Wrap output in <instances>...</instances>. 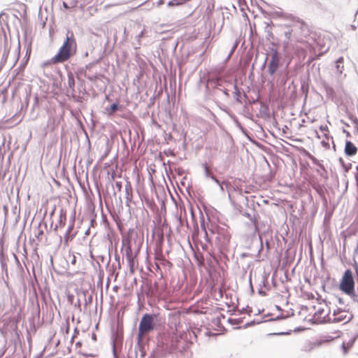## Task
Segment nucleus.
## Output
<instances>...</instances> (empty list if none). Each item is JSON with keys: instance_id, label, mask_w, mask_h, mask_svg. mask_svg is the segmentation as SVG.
Instances as JSON below:
<instances>
[{"instance_id": "1", "label": "nucleus", "mask_w": 358, "mask_h": 358, "mask_svg": "<svg viewBox=\"0 0 358 358\" xmlns=\"http://www.w3.org/2000/svg\"><path fill=\"white\" fill-rule=\"evenodd\" d=\"M77 51V43L74 34L71 31H67L66 38L63 45L59 49L58 52L52 59V64L63 63L69 60Z\"/></svg>"}, {"instance_id": "2", "label": "nucleus", "mask_w": 358, "mask_h": 358, "mask_svg": "<svg viewBox=\"0 0 358 358\" xmlns=\"http://www.w3.org/2000/svg\"><path fill=\"white\" fill-rule=\"evenodd\" d=\"M306 25L301 20L294 21L292 25H284L281 28V36H284L283 45L287 48L289 43L292 41H301L302 32L306 29Z\"/></svg>"}, {"instance_id": "3", "label": "nucleus", "mask_w": 358, "mask_h": 358, "mask_svg": "<svg viewBox=\"0 0 358 358\" xmlns=\"http://www.w3.org/2000/svg\"><path fill=\"white\" fill-rule=\"evenodd\" d=\"M210 231L213 234L215 233L217 234L215 245L217 249L221 252L227 251L231 240V233L229 230V227L227 225L217 226L210 229Z\"/></svg>"}, {"instance_id": "4", "label": "nucleus", "mask_w": 358, "mask_h": 358, "mask_svg": "<svg viewBox=\"0 0 358 358\" xmlns=\"http://www.w3.org/2000/svg\"><path fill=\"white\" fill-rule=\"evenodd\" d=\"M155 315L145 313L143 315L138 326V341H141L143 337L154 330L155 323Z\"/></svg>"}, {"instance_id": "5", "label": "nucleus", "mask_w": 358, "mask_h": 358, "mask_svg": "<svg viewBox=\"0 0 358 358\" xmlns=\"http://www.w3.org/2000/svg\"><path fill=\"white\" fill-rule=\"evenodd\" d=\"M340 289L348 295L354 293L355 282L351 270L347 269L345 271L342 280L340 283Z\"/></svg>"}, {"instance_id": "6", "label": "nucleus", "mask_w": 358, "mask_h": 358, "mask_svg": "<svg viewBox=\"0 0 358 358\" xmlns=\"http://www.w3.org/2000/svg\"><path fill=\"white\" fill-rule=\"evenodd\" d=\"M280 66V56L277 50L272 49L271 59L268 65V71L273 76L278 71Z\"/></svg>"}, {"instance_id": "7", "label": "nucleus", "mask_w": 358, "mask_h": 358, "mask_svg": "<svg viewBox=\"0 0 358 358\" xmlns=\"http://www.w3.org/2000/svg\"><path fill=\"white\" fill-rule=\"evenodd\" d=\"M350 320L351 317H348L345 311L338 309L337 311H334L333 317H329L326 322L331 323L344 322V323H346L348 322Z\"/></svg>"}, {"instance_id": "8", "label": "nucleus", "mask_w": 358, "mask_h": 358, "mask_svg": "<svg viewBox=\"0 0 358 358\" xmlns=\"http://www.w3.org/2000/svg\"><path fill=\"white\" fill-rule=\"evenodd\" d=\"M140 341H138V343L134 348V353L136 355V358H155L154 351H152L148 357H145V346L141 345Z\"/></svg>"}, {"instance_id": "9", "label": "nucleus", "mask_w": 358, "mask_h": 358, "mask_svg": "<svg viewBox=\"0 0 358 358\" xmlns=\"http://www.w3.org/2000/svg\"><path fill=\"white\" fill-rule=\"evenodd\" d=\"M223 80L219 78H208L206 83V87L208 89L212 88L215 90L214 94H217V90L220 87H222Z\"/></svg>"}, {"instance_id": "10", "label": "nucleus", "mask_w": 358, "mask_h": 358, "mask_svg": "<svg viewBox=\"0 0 358 358\" xmlns=\"http://www.w3.org/2000/svg\"><path fill=\"white\" fill-rule=\"evenodd\" d=\"M357 147L350 141H345L344 152L348 157H352L357 154Z\"/></svg>"}, {"instance_id": "11", "label": "nucleus", "mask_w": 358, "mask_h": 358, "mask_svg": "<svg viewBox=\"0 0 358 358\" xmlns=\"http://www.w3.org/2000/svg\"><path fill=\"white\" fill-rule=\"evenodd\" d=\"M74 224L73 222L69 226L66 233L64 236V243L65 245H67L69 241H71L74 236V234H71L72 230L73 229Z\"/></svg>"}, {"instance_id": "12", "label": "nucleus", "mask_w": 358, "mask_h": 358, "mask_svg": "<svg viewBox=\"0 0 358 358\" xmlns=\"http://www.w3.org/2000/svg\"><path fill=\"white\" fill-rule=\"evenodd\" d=\"M358 337V334L355 335L352 338H350L348 342H343L342 344V348L343 350L344 354H346L348 350L352 348L354 345L356 339Z\"/></svg>"}, {"instance_id": "13", "label": "nucleus", "mask_w": 358, "mask_h": 358, "mask_svg": "<svg viewBox=\"0 0 358 358\" xmlns=\"http://www.w3.org/2000/svg\"><path fill=\"white\" fill-rule=\"evenodd\" d=\"M65 222H66V212L63 209H61L58 223L55 224L54 231H57V229L59 227L64 226Z\"/></svg>"}, {"instance_id": "14", "label": "nucleus", "mask_w": 358, "mask_h": 358, "mask_svg": "<svg viewBox=\"0 0 358 358\" xmlns=\"http://www.w3.org/2000/svg\"><path fill=\"white\" fill-rule=\"evenodd\" d=\"M343 62H344V59L343 57H339L336 61L335 68H336V73L338 75H342L343 71L344 70Z\"/></svg>"}, {"instance_id": "15", "label": "nucleus", "mask_w": 358, "mask_h": 358, "mask_svg": "<svg viewBox=\"0 0 358 358\" xmlns=\"http://www.w3.org/2000/svg\"><path fill=\"white\" fill-rule=\"evenodd\" d=\"M125 198L127 202L131 201L132 199V187L129 182H127L125 185Z\"/></svg>"}, {"instance_id": "16", "label": "nucleus", "mask_w": 358, "mask_h": 358, "mask_svg": "<svg viewBox=\"0 0 358 358\" xmlns=\"http://www.w3.org/2000/svg\"><path fill=\"white\" fill-rule=\"evenodd\" d=\"M204 175L206 178L212 179L217 184H220V180L212 173L209 168L205 164L204 166Z\"/></svg>"}, {"instance_id": "17", "label": "nucleus", "mask_w": 358, "mask_h": 358, "mask_svg": "<svg viewBox=\"0 0 358 358\" xmlns=\"http://www.w3.org/2000/svg\"><path fill=\"white\" fill-rule=\"evenodd\" d=\"M126 258L129 263L130 266H132L134 258L132 255V250L130 245L127 246L126 248Z\"/></svg>"}, {"instance_id": "18", "label": "nucleus", "mask_w": 358, "mask_h": 358, "mask_svg": "<svg viewBox=\"0 0 358 358\" xmlns=\"http://www.w3.org/2000/svg\"><path fill=\"white\" fill-rule=\"evenodd\" d=\"M226 84L227 83L223 81V83H222V87H220L217 90V94H215L216 95H219V92H221L224 95L226 98L229 97V90L225 86Z\"/></svg>"}, {"instance_id": "19", "label": "nucleus", "mask_w": 358, "mask_h": 358, "mask_svg": "<svg viewBox=\"0 0 358 358\" xmlns=\"http://www.w3.org/2000/svg\"><path fill=\"white\" fill-rule=\"evenodd\" d=\"M120 106L118 103H113L110 106V108H106L107 113L108 115H111L114 113H115L117 110H119Z\"/></svg>"}, {"instance_id": "20", "label": "nucleus", "mask_w": 358, "mask_h": 358, "mask_svg": "<svg viewBox=\"0 0 358 358\" xmlns=\"http://www.w3.org/2000/svg\"><path fill=\"white\" fill-rule=\"evenodd\" d=\"M234 99L236 100V102L239 103H242V101L241 99V93L238 89V87H237V85L235 84L234 85Z\"/></svg>"}, {"instance_id": "21", "label": "nucleus", "mask_w": 358, "mask_h": 358, "mask_svg": "<svg viewBox=\"0 0 358 358\" xmlns=\"http://www.w3.org/2000/svg\"><path fill=\"white\" fill-rule=\"evenodd\" d=\"M219 185V187H220V189L222 192H224V187L225 186V188L227 189V191L228 192V194H229V196L230 197V192H229V187L231 186L230 183L228 182H221L220 181V184H217Z\"/></svg>"}, {"instance_id": "22", "label": "nucleus", "mask_w": 358, "mask_h": 358, "mask_svg": "<svg viewBox=\"0 0 358 358\" xmlns=\"http://www.w3.org/2000/svg\"><path fill=\"white\" fill-rule=\"evenodd\" d=\"M68 86L72 92L74 91L75 80L72 74L68 76Z\"/></svg>"}, {"instance_id": "23", "label": "nucleus", "mask_w": 358, "mask_h": 358, "mask_svg": "<svg viewBox=\"0 0 358 358\" xmlns=\"http://www.w3.org/2000/svg\"><path fill=\"white\" fill-rule=\"evenodd\" d=\"M40 227H41V223L38 224V228L34 230L35 237L38 241L41 240V237L43 235V231Z\"/></svg>"}, {"instance_id": "24", "label": "nucleus", "mask_w": 358, "mask_h": 358, "mask_svg": "<svg viewBox=\"0 0 358 358\" xmlns=\"http://www.w3.org/2000/svg\"><path fill=\"white\" fill-rule=\"evenodd\" d=\"M288 77V73H286L285 74L282 75L280 78V84L282 86H285L287 81Z\"/></svg>"}, {"instance_id": "25", "label": "nucleus", "mask_w": 358, "mask_h": 358, "mask_svg": "<svg viewBox=\"0 0 358 358\" xmlns=\"http://www.w3.org/2000/svg\"><path fill=\"white\" fill-rule=\"evenodd\" d=\"M310 159H311V161L313 162V163L314 164L317 165V166H319L320 168H321L322 169H324V166L315 157L310 156Z\"/></svg>"}, {"instance_id": "26", "label": "nucleus", "mask_w": 358, "mask_h": 358, "mask_svg": "<svg viewBox=\"0 0 358 358\" xmlns=\"http://www.w3.org/2000/svg\"><path fill=\"white\" fill-rule=\"evenodd\" d=\"M320 129L322 131H324V132H326L324 133V137L326 139L329 140V136L327 134V132H329V129H328V127L327 125H321L320 127Z\"/></svg>"}, {"instance_id": "27", "label": "nucleus", "mask_w": 358, "mask_h": 358, "mask_svg": "<svg viewBox=\"0 0 358 358\" xmlns=\"http://www.w3.org/2000/svg\"><path fill=\"white\" fill-rule=\"evenodd\" d=\"M201 228L203 229L204 231V238H205V240L207 243H211V240H210V238L208 236V231L205 227V225L203 224H201Z\"/></svg>"}, {"instance_id": "28", "label": "nucleus", "mask_w": 358, "mask_h": 358, "mask_svg": "<svg viewBox=\"0 0 358 358\" xmlns=\"http://www.w3.org/2000/svg\"><path fill=\"white\" fill-rule=\"evenodd\" d=\"M85 76L90 81H94L96 80L99 76L95 74V75H90V74H87V73H85Z\"/></svg>"}, {"instance_id": "29", "label": "nucleus", "mask_w": 358, "mask_h": 358, "mask_svg": "<svg viewBox=\"0 0 358 358\" xmlns=\"http://www.w3.org/2000/svg\"><path fill=\"white\" fill-rule=\"evenodd\" d=\"M113 354L114 358H118L117 351V348H116V343L114 340L113 341Z\"/></svg>"}, {"instance_id": "30", "label": "nucleus", "mask_w": 358, "mask_h": 358, "mask_svg": "<svg viewBox=\"0 0 358 358\" xmlns=\"http://www.w3.org/2000/svg\"><path fill=\"white\" fill-rule=\"evenodd\" d=\"M238 41H236L231 49V51L228 55V58H229L231 55L234 53V52L235 51V50L236 49L237 46H238Z\"/></svg>"}, {"instance_id": "31", "label": "nucleus", "mask_w": 358, "mask_h": 358, "mask_svg": "<svg viewBox=\"0 0 358 358\" xmlns=\"http://www.w3.org/2000/svg\"><path fill=\"white\" fill-rule=\"evenodd\" d=\"M92 295H90L87 298L85 297V307H87L88 305H90V303H92Z\"/></svg>"}, {"instance_id": "32", "label": "nucleus", "mask_w": 358, "mask_h": 358, "mask_svg": "<svg viewBox=\"0 0 358 358\" xmlns=\"http://www.w3.org/2000/svg\"><path fill=\"white\" fill-rule=\"evenodd\" d=\"M144 36V31H141L136 37L138 46L141 45V38Z\"/></svg>"}, {"instance_id": "33", "label": "nucleus", "mask_w": 358, "mask_h": 358, "mask_svg": "<svg viewBox=\"0 0 358 358\" xmlns=\"http://www.w3.org/2000/svg\"><path fill=\"white\" fill-rule=\"evenodd\" d=\"M214 10V5L208 3L207 8H206V13L210 15L212 13L213 10Z\"/></svg>"}, {"instance_id": "34", "label": "nucleus", "mask_w": 358, "mask_h": 358, "mask_svg": "<svg viewBox=\"0 0 358 358\" xmlns=\"http://www.w3.org/2000/svg\"><path fill=\"white\" fill-rule=\"evenodd\" d=\"M115 187L118 192H120L122 189V182L117 181L115 182Z\"/></svg>"}, {"instance_id": "35", "label": "nucleus", "mask_w": 358, "mask_h": 358, "mask_svg": "<svg viewBox=\"0 0 358 358\" xmlns=\"http://www.w3.org/2000/svg\"><path fill=\"white\" fill-rule=\"evenodd\" d=\"M208 243H201V248L203 250H206V251H208Z\"/></svg>"}, {"instance_id": "36", "label": "nucleus", "mask_w": 358, "mask_h": 358, "mask_svg": "<svg viewBox=\"0 0 358 358\" xmlns=\"http://www.w3.org/2000/svg\"><path fill=\"white\" fill-rule=\"evenodd\" d=\"M353 123L355 124V128L358 129V120L356 117H351Z\"/></svg>"}, {"instance_id": "37", "label": "nucleus", "mask_w": 358, "mask_h": 358, "mask_svg": "<svg viewBox=\"0 0 358 358\" xmlns=\"http://www.w3.org/2000/svg\"><path fill=\"white\" fill-rule=\"evenodd\" d=\"M321 143H322L323 147H324L326 148H329V144L327 142H326L325 141H322L321 142Z\"/></svg>"}, {"instance_id": "38", "label": "nucleus", "mask_w": 358, "mask_h": 358, "mask_svg": "<svg viewBox=\"0 0 358 358\" xmlns=\"http://www.w3.org/2000/svg\"><path fill=\"white\" fill-rule=\"evenodd\" d=\"M345 172H348L350 169L349 164H345V166H343Z\"/></svg>"}, {"instance_id": "39", "label": "nucleus", "mask_w": 358, "mask_h": 358, "mask_svg": "<svg viewBox=\"0 0 358 358\" xmlns=\"http://www.w3.org/2000/svg\"><path fill=\"white\" fill-rule=\"evenodd\" d=\"M75 306L78 307L80 310H81V308H80V299L78 300L77 303L75 304Z\"/></svg>"}, {"instance_id": "40", "label": "nucleus", "mask_w": 358, "mask_h": 358, "mask_svg": "<svg viewBox=\"0 0 358 358\" xmlns=\"http://www.w3.org/2000/svg\"><path fill=\"white\" fill-rule=\"evenodd\" d=\"M343 132L346 134V136H348V137L350 136V133L348 131H347L346 129H343Z\"/></svg>"}, {"instance_id": "41", "label": "nucleus", "mask_w": 358, "mask_h": 358, "mask_svg": "<svg viewBox=\"0 0 358 358\" xmlns=\"http://www.w3.org/2000/svg\"><path fill=\"white\" fill-rule=\"evenodd\" d=\"M258 293L262 296L266 295V292L264 291H263L262 289H259Z\"/></svg>"}, {"instance_id": "42", "label": "nucleus", "mask_w": 358, "mask_h": 358, "mask_svg": "<svg viewBox=\"0 0 358 358\" xmlns=\"http://www.w3.org/2000/svg\"><path fill=\"white\" fill-rule=\"evenodd\" d=\"M339 162L341 163V164L342 165V166H345V162H344V160L341 157L339 159Z\"/></svg>"}, {"instance_id": "43", "label": "nucleus", "mask_w": 358, "mask_h": 358, "mask_svg": "<svg viewBox=\"0 0 358 358\" xmlns=\"http://www.w3.org/2000/svg\"><path fill=\"white\" fill-rule=\"evenodd\" d=\"M254 324H255V321H252V322H250V323L246 324L245 325V327L252 326V325H253Z\"/></svg>"}, {"instance_id": "44", "label": "nucleus", "mask_w": 358, "mask_h": 358, "mask_svg": "<svg viewBox=\"0 0 358 358\" xmlns=\"http://www.w3.org/2000/svg\"><path fill=\"white\" fill-rule=\"evenodd\" d=\"M265 243H266L267 249L268 250L269 249V244H270L269 241L268 240H266Z\"/></svg>"}, {"instance_id": "45", "label": "nucleus", "mask_w": 358, "mask_h": 358, "mask_svg": "<svg viewBox=\"0 0 358 358\" xmlns=\"http://www.w3.org/2000/svg\"><path fill=\"white\" fill-rule=\"evenodd\" d=\"M331 140H332V143H333V149L335 150H336V145L334 144V140H333V137L331 136Z\"/></svg>"}, {"instance_id": "46", "label": "nucleus", "mask_w": 358, "mask_h": 358, "mask_svg": "<svg viewBox=\"0 0 358 358\" xmlns=\"http://www.w3.org/2000/svg\"><path fill=\"white\" fill-rule=\"evenodd\" d=\"M277 335H285V334H288L287 332H280V333H278V334H276Z\"/></svg>"}, {"instance_id": "47", "label": "nucleus", "mask_w": 358, "mask_h": 358, "mask_svg": "<svg viewBox=\"0 0 358 358\" xmlns=\"http://www.w3.org/2000/svg\"><path fill=\"white\" fill-rule=\"evenodd\" d=\"M341 122L342 124H345V126L349 127V124L345 123L343 120H341Z\"/></svg>"}, {"instance_id": "48", "label": "nucleus", "mask_w": 358, "mask_h": 358, "mask_svg": "<svg viewBox=\"0 0 358 358\" xmlns=\"http://www.w3.org/2000/svg\"><path fill=\"white\" fill-rule=\"evenodd\" d=\"M63 6H64V8H69V6H68V5H67V3H66V2H64V3H63Z\"/></svg>"}, {"instance_id": "49", "label": "nucleus", "mask_w": 358, "mask_h": 358, "mask_svg": "<svg viewBox=\"0 0 358 358\" xmlns=\"http://www.w3.org/2000/svg\"><path fill=\"white\" fill-rule=\"evenodd\" d=\"M83 56H84V57H88V52H87V51H86V52L84 53Z\"/></svg>"}, {"instance_id": "50", "label": "nucleus", "mask_w": 358, "mask_h": 358, "mask_svg": "<svg viewBox=\"0 0 358 358\" xmlns=\"http://www.w3.org/2000/svg\"><path fill=\"white\" fill-rule=\"evenodd\" d=\"M92 65H93V64H90L86 66V68L88 69V68L91 67Z\"/></svg>"}, {"instance_id": "51", "label": "nucleus", "mask_w": 358, "mask_h": 358, "mask_svg": "<svg viewBox=\"0 0 358 358\" xmlns=\"http://www.w3.org/2000/svg\"><path fill=\"white\" fill-rule=\"evenodd\" d=\"M259 239H260V241H261V248H262V236H259Z\"/></svg>"}, {"instance_id": "52", "label": "nucleus", "mask_w": 358, "mask_h": 358, "mask_svg": "<svg viewBox=\"0 0 358 358\" xmlns=\"http://www.w3.org/2000/svg\"><path fill=\"white\" fill-rule=\"evenodd\" d=\"M119 259H120V257L117 255H115V260L119 261Z\"/></svg>"}, {"instance_id": "53", "label": "nucleus", "mask_w": 358, "mask_h": 358, "mask_svg": "<svg viewBox=\"0 0 358 358\" xmlns=\"http://www.w3.org/2000/svg\"><path fill=\"white\" fill-rule=\"evenodd\" d=\"M281 318H282V317H279V316H278V317H276V318L275 319V320H280V319H281Z\"/></svg>"}, {"instance_id": "54", "label": "nucleus", "mask_w": 358, "mask_h": 358, "mask_svg": "<svg viewBox=\"0 0 358 358\" xmlns=\"http://www.w3.org/2000/svg\"><path fill=\"white\" fill-rule=\"evenodd\" d=\"M267 59H268V57H266V59H265V62H264V64H263V66H265V64H266V60H267Z\"/></svg>"}, {"instance_id": "55", "label": "nucleus", "mask_w": 358, "mask_h": 358, "mask_svg": "<svg viewBox=\"0 0 358 358\" xmlns=\"http://www.w3.org/2000/svg\"><path fill=\"white\" fill-rule=\"evenodd\" d=\"M92 338H93L94 340H95V339H96V335H95L94 334H92Z\"/></svg>"}, {"instance_id": "56", "label": "nucleus", "mask_w": 358, "mask_h": 358, "mask_svg": "<svg viewBox=\"0 0 358 358\" xmlns=\"http://www.w3.org/2000/svg\"><path fill=\"white\" fill-rule=\"evenodd\" d=\"M276 308H277L278 310H280V306H276Z\"/></svg>"}, {"instance_id": "57", "label": "nucleus", "mask_w": 358, "mask_h": 358, "mask_svg": "<svg viewBox=\"0 0 358 358\" xmlns=\"http://www.w3.org/2000/svg\"><path fill=\"white\" fill-rule=\"evenodd\" d=\"M75 262H76V259H75V258H74V259L72 260V263H73V264H74V263H75Z\"/></svg>"}, {"instance_id": "58", "label": "nucleus", "mask_w": 358, "mask_h": 358, "mask_svg": "<svg viewBox=\"0 0 358 358\" xmlns=\"http://www.w3.org/2000/svg\"><path fill=\"white\" fill-rule=\"evenodd\" d=\"M159 3V4L162 3V0H159V3Z\"/></svg>"}, {"instance_id": "59", "label": "nucleus", "mask_w": 358, "mask_h": 358, "mask_svg": "<svg viewBox=\"0 0 358 358\" xmlns=\"http://www.w3.org/2000/svg\"><path fill=\"white\" fill-rule=\"evenodd\" d=\"M243 96H244V97H245V98L247 97V95H246L245 93H243Z\"/></svg>"}, {"instance_id": "60", "label": "nucleus", "mask_w": 358, "mask_h": 358, "mask_svg": "<svg viewBox=\"0 0 358 358\" xmlns=\"http://www.w3.org/2000/svg\"><path fill=\"white\" fill-rule=\"evenodd\" d=\"M339 302L342 303V300L341 299H339Z\"/></svg>"}, {"instance_id": "61", "label": "nucleus", "mask_w": 358, "mask_h": 358, "mask_svg": "<svg viewBox=\"0 0 358 358\" xmlns=\"http://www.w3.org/2000/svg\"><path fill=\"white\" fill-rule=\"evenodd\" d=\"M357 170L358 171V164H357Z\"/></svg>"}, {"instance_id": "62", "label": "nucleus", "mask_w": 358, "mask_h": 358, "mask_svg": "<svg viewBox=\"0 0 358 358\" xmlns=\"http://www.w3.org/2000/svg\"><path fill=\"white\" fill-rule=\"evenodd\" d=\"M357 248H358V244H357Z\"/></svg>"}]
</instances>
